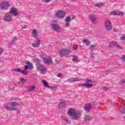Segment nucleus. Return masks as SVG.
I'll use <instances>...</instances> for the list:
<instances>
[{"mask_svg": "<svg viewBox=\"0 0 125 125\" xmlns=\"http://www.w3.org/2000/svg\"><path fill=\"white\" fill-rule=\"evenodd\" d=\"M16 106H21V103L12 102L5 104L4 107L8 111H17V107Z\"/></svg>", "mask_w": 125, "mask_h": 125, "instance_id": "nucleus-1", "label": "nucleus"}, {"mask_svg": "<svg viewBox=\"0 0 125 125\" xmlns=\"http://www.w3.org/2000/svg\"><path fill=\"white\" fill-rule=\"evenodd\" d=\"M67 115L72 117L74 120H79L81 117V113L79 111H76L75 109L70 108L68 110Z\"/></svg>", "mask_w": 125, "mask_h": 125, "instance_id": "nucleus-2", "label": "nucleus"}, {"mask_svg": "<svg viewBox=\"0 0 125 125\" xmlns=\"http://www.w3.org/2000/svg\"><path fill=\"white\" fill-rule=\"evenodd\" d=\"M36 66L38 70L40 71L41 74H45L46 73V68L45 66H42L41 62H40V60H37L36 62Z\"/></svg>", "mask_w": 125, "mask_h": 125, "instance_id": "nucleus-3", "label": "nucleus"}, {"mask_svg": "<svg viewBox=\"0 0 125 125\" xmlns=\"http://www.w3.org/2000/svg\"><path fill=\"white\" fill-rule=\"evenodd\" d=\"M58 23V21H54L52 22L51 24L52 29H53L55 32H60V29L61 28Z\"/></svg>", "mask_w": 125, "mask_h": 125, "instance_id": "nucleus-4", "label": "nucleus"}, {"mask_svg": "<svg viewBox=\"0 0 125 125\" xmlns=\"http://www.w3.org/2000/svg\"><path fill=\"white\" fill-rule=\"evenodd\" d=\"M10 6L9 2L4 1L0 3V10H5Z\"/></svg>", "mask_w": 125, "mask_h": 125, "instance_id": "nucleus-5", "label": "nucleus"}, {"mask_svg": "<svg viewBox=\"0 0 125 125\" xmlns=\"http://www.w3.org/2000/svg\"><path fill=\"white\" fill-rule=\"evenodd\" d=\"M104 27L107 31H111L113 28L110 21L107 20L104 21Z\"/></svg>", "mask_w": 125, "mask_h": 125, "instance_id": "nucleus-6", "label": "nucleus"}, {"mask_svg": "<svg viewBox=\"0 0 125 125\" xmlns=\"http://www.w3.org/2000/svg\"><path fill=\"white\" fill-rule=\"evenodd\" d=\"M70 52V51L69 49H62L60 51V55L61 57H63V56H65V55H69Z\"/></svg>", "mask_w": 125, "mask_h": 125, "instance_id": "nucleus-7", "label": "nucleus"}, {"mask_svg": "<svg viewBox=\"0 0 125 125\" xmlns=\"http://www.w3.org/2000/svg\"><path fill=\"white\" fill-rule=\"evenodd\" d=\"M4 21H5V22H11L12 21V17L11 16V15L9 13H6L4 15Z\"/></svg>", "mask_w": 125, "mask_h": 125, "instance_id": "nucleus-8", "label": "nucleus"}, {"mask_svg": "<svg viewBox=\"0 0 125 125\" xmlns=\"http://www.w3.org/2000/svg\"><path fill=\"white\" fill-rule=\"evenodd\" d=\"M56 15L58 18H64L66 13L63 11H58L56 13Z\"/></svg>", "mask_w": 125, "mask_h": 125, "instance_id": "nucleus-9", "label": "nucleus"}, {"mask_svg": "<svg viewBox=\"0 0 125 125\" xmlns=\"http://www.w3.org/2000/svg\"><path fill=\"white\" fill-rule=\"evenodd\" d=\"M89 19L91 21L93 24L97 23V18L95 15H91L89 16Z\"/></svg>", "mask_w": 125, "mask_h": 125, "instance_id": "nucleus-10", "label": "nucleus"}, {"mask_svg": "<svg viewBox=\"0 0 125 125\" xmlns=\"http://www.w3.org/2000/svg\"><path fill=\"white\" fill-rule=\"evenodd\" d=\"M10 13L13 14L14 16H17L18 15V11L16 8L12 7L10 9Z\"/></svg>", "mask_w": 125, "mask_h": 125, "instance_id": "nucleus-11", "label": "nucleus"}, {"mask_svg": "<svg viewBox=\"0 0 125 125\" xmlns=\"http://www.w3.org/2000/svg\"><path fill=\"white\" fill-rule=\"evenodd\" d=\"M26 65L24 66V70H32L33 69V64L30 63V62H25Z\"/></svg>", "mask_w": 125, "mask_h": 125, "instance_id": "nucleus-12", "label": "nucleus"}, {"mask_svg": "<svg viewBox=\"0 0 125 125\" xmlns=\"http://www.w3.org/2000/svg\"><path fill=\"white\" fill-rule=\"evenodd\" d=\"M111 15H118L119 16H124V12L120 11H114L111 12Z\"/></svg>", "mask_w": 125, "mask_h": 125, "instance_id": "nucleus-13", "label": "nucleus"}, {"mask_svg": "<svg viewBox=\"0 0 125 125\" xmlns=\"http://www.w3.org/2000/svg\"><path fill=\"white\" fill-rule=\"evenodd\" d=\"M113 46H116V47H117V48H119L120 49H123V48H122L121 46L118 45V43H117V42H112L110 43L109 45V47H112Z\"/></svg>", "mask_w": 125, "mask_h": 125, "instance_id": "nucleus-14", "label": "nucleus"}, {"mask_svg": "<svg viewBox=\"0 0 125 125\" xmlns=\"http://www.w3.org/2000/svg\"><path fill=\"white\" fill-rule=\"evenodd\" d=\"M41 45V39L38 38L36 41L35 43H32V46L33 47H39Z\"/></svg>", "mask_w": 125, "mask_h": 125, "instance_id": "nucleus-15", "label": "nucleus"}, {"mask_svg": "<svg viewBox=\"0 0 125 125\" xmlns=\"http://www.w3.org/2000/svg\"><path fill=\"white\" fill-rule=\"evenodd\" d=\"M43 61L45 64H51V63H52L51 58H50V57H47V58H44Z\"/></svg>", "mask_w": 125, "mask_h": 125, "instance_id": "nucleus-16", "label": "nucleus"}, {"mask_svg": "<svg viewBox=\"0 0 125 125\" xmlns=\"http://www.w3.org/2000/svg\"><path fill=\"white\" fill-rule=\"evenodd\" d=\"M93 84L92 83H83L81 84V86L83 87H85L86 88H90V87H92L93 86Z\"/></svg>", "mask_w": 125, "mask_h": 125, "instance_id": "nucleus-17", "label": "nucleus"}, {"mask_svg": "<svg viewBox=\"0 0 125 125\" xmlns=\"http://www.w3.org/2000/svg\"><path fill=\"white\" fill-rule=\"evenodd\" d=\"M81 81V79L79 78H71L68 79V82L69 83H75V82H80Z\"/></svg>", "mask_w": 125, "mask_h": 125, "instance_id": "nucleus-18", "label": "nucleus"}, {"mask_svg": "<svg viewBox=\"0 0 125 125\" xmlns=\"http://www.w3.org/2000/svg\"><path fill=\"white\" fill-rule=\"evenodd\" d=\"M91 107H92L91 104H87L85 105L84 109L85 111H86V112H88V111H89V110L91 109Z\"/></svg>", "mask_w": 125, "mask_h": 125, "instance_id": "nucleus-19", "label": "nucleus"}, {"mask_svg": "<svg viewBox=\"0 0 125 125\" xmlns=\"http://www.w3.org/2000/svg\"><path fill=\"white\" fill-rule=\"evenodd\" d=\"M31 34L34 38H37L38 36V31L36 29H33L31 32Z\"/></svg>", "mask_w": 125, "mask_h": 125, "instance_id": "nucleus-20", "label": "nucleus"}, {"mask_svg": "<svg viewBox=\"0 0 125 125\" xmlns=\"http://www.w3.org/2000/svg\"><path fill=\"white\" fill-rule=\"evenodd\" d=\"M61 118L62 119V120H63V121H65L66 123H67V124H71V121L69 120L68 119V118L66 117L65 116H62Z\"/></svg>", "mask_w": 125, "mask_h": 125, "instance_id": "nucleus-21", "label": "nucleus"}, {"mask_svg": "<svg viewBox=\"0 0 125 125\" xmlns=\"http://www.w3.org/2000/svg\"><path fill=\"white\" fill-rule=\"evenodd\" d=\"M65 106H66L65 103L61 102L59 104V108H60V109H62V108H64Z\"/></svg>", "mask_w": 125, "mask_h": 125, "instance_id": "nucleus-22", "label": "nucleus"}, {"mask_svg": "<svg viewBox=\"0 0 125 125\" xmlns=\"http://www.w3.org/2000/svg\"><path fill=\"white\" fill-rule=\"evenodd\" d=\"M84 119L85 121H90V120H91V119H92V117L88 115H85Z\"/></svg>", "mask_w": 125, "mask_h": 125, "instance_id": "nucleus-23", "label": "nucleus"}, {"mask_svg": "<svg viewBox=\"0 0 125 125\" xmlns=\"http://www.w3.org/2000/svg\"><path fill=\"white\" fill-rule=\"evenodd\" d=\"M42 83L44 86H45V87L49 88V86L48 85V83H47L46 82V81H45V80H42Z\"/></svg>", "mask_w": 125, "mask_h": 125, "instance_id": "nucleus-24", "label": "nucleus"}, {"mask_svg": "<svg viewBox=\"0 0 125 125\" xmlns=\"http://www.w3.org/2000/svg\"><path fill=\"white\" fill-rule=\"evenodd\" d=\"M71 20L70 16H68L67 17H66L65 19V21L66 22V23H69V22H71Z\"/></svg>", "mask_w": 125, "mask_h": 125, "instance_id": "nucleus-25", "label": "nucleus"}, {"mask_svg": "<svg viewBox=\"0 0 125 125\" xmlns=\"http://www.w3.org/2000/svg\"><path fill=\"white\" fill-rule=\"evenodd\" d=\"M83 43H85L86 44V45H88L90 44V41H89L88 40H83Z\"/></svg>", "mask_w": 125, "mask_h": 125, "instance_id": "nucleus-26", "label": "nucleus"}, {"mask_svg": "<svg viewBox=\"0 0 125 125\" xmlns=\"http://www.w3.org/2000/svg\"><path fill=\"white\" fill-rule=\"evenodd\" d=\"M22 75H24L25 76H27L28 75V72L26 71V70L24 69L23 70H21V72Z\"/></svg>", "mask_w": 125, "mask_h": 125, "instance_id": "nucleus-27", "label": "nucleus"}, {"mask_svg": "<svg viewBox=\"0 0 125 125\" xmlns=\"http://www.w3.org/2000/svg\"><path fill=\"white\" fill-rule=\"evenodd\" d=\"M94 47H96V44H92V45H91L89 47V48L91 50H93V49H94Z\"/></svg>", "mask_w": 125, "mask_h": 125, "instance_id": "nucleus-28", "label": "nucleus"}, {"mask_svg": "<svg viewBox=\"0 0 125 125\" xmlns=\"http://www.w3.org/2000/svg\"><path fill=\"white\" fill-rule=\"evenodd\" d=\"M72 60L73 61H74V62H79V61H78V59H77V56H73Z\"/></svg>", "mask_w": 125, "mask_h": 125, "instance_id": "nucleus-29", "label": "nucleus"}, {"mask_svg": "<svg viewBox=\"0 0 125 125\" xmlns=\"http://www.w3.org/2000/svg\"><path fill=\"white\" fill-rule=\"evenodd\" d=\"M14 72H18V73H21L22 70L20 68H18V69L15 68V69H14Z\"/></svg>", "mask_w": 125, "mask_h": 125, "instance_id": "nucleus-30", "label": "nucleus"}, {"mask_svg": "<svg viewBox=\"0 0 125 125\" xmlns=\"http://www.w3.org/2000/svg\"><path fill=\"white\" fill-rule=\"evenodd\" d=\"M85 83H92V80L86 79Z\"/></svg>", "mask_w": 125, "mask_h": 125, "instance_id": "nucleus-31", "label": "nucleus"}, {"mask_svg": "<svg viewBox=\"0 0 125 125\" xmlns=\"http://www.w3.org/2000/svg\"><path fill=\"white\" fill-rule=\"evenodd\" d=\"M104 5V3L101 2L100 3H98V4H97L96 5V6H98V7H100V6H103Z\"/></svg>", "mask_w": 125, "mask_h": 125, "instance_id": "nucleus-32", "label": "nucleus"}, {"mask_svg": "<svg viewBox=\"0 0 125 125\" xmlns=\"http://www.w3.org/2000/svg\"><path fill=\"white\" fill-rule=\"evenodd\" d=\"M16 41H17V37H15L13 39V40L12 41V43H14V42H16Z\"/></svg>", "mask_w": 125, "mask_h": 125, "instance_id": "nucleus-33", "label": "nucleus"}, {"mask_svg": "<svg viewBox=\"0 0 125 125\" xmlns=\"http://www.w3.org/2000/svg\"><path fill=\"white\" fill-rule=\"evenodd\" d=\"M21 83H26V82H27V80H25V79L24 78H22L21 79Z\"/></svg>", "mask_w": 125, "mask_h": 125, "instance_id": "nucleus-34", "label": "nucleus"}, {"mask_svg": "<svg viewBox=\"0 0 125 125\" xmlns=\"http://www.w3.org/2000/svg\"><path fill=\"white\" fill-rule=\"evenodd\" d=\"M69 26H70V23L67 22V23L64 24V27H69Z\"/></svg>", "mask_w": 125, "mask_h": 125, "instance_id": "nucleus-35", "label": "nucleus"}, {"mask_svg": "<svg viewBox=\"0 0 125 125\" xmlns=\"http://www.w3.org/2000/svg\"><path fill=\"white\" fill-rule=\"evenodd\" d=\"M121 60H122V61H124V62L125 61V55L122 56Z\"/></svg>", "mask_w": 125, "mask_h": 125, "instance_id": "nucleus-36", "label": "nucleus"}, {"mask_svg": "<svg viewBox=\"0 0 125 125\" xmlns=\"http://www.w3.org/2000/svg\"><path fill=\"white\" fill-rule=\"evenodd\" d=\"M2 52H3V48H0V56L1 55Z\"/></svg>", "mask_w": 125, "mask_h": 125, "instance_id": "nucleus-37", "label": "nucleus"}, {"mask_svg": "<svg viewBox=\"0 0 125 125\" xmlns=\"http://www.w3.org/2000/svg\"><path fill=\"white\" fill-rule=\"evenodd\" d=\"M120 83L121 84H124V83H125V80H121L120 82Z\"/></svg>", "mask_w": 125, "mask_h": 125, "instance_id": "nucleus-38", "label": "nucleus"}, {"mask_svg": "<svg viewBox=\"0 0 125 125\" xmlns=\"http://www.w3.org/2000/svg\"><path fill=\"white\" fill-rule=\"evenodd\" d=\"M29 89L32 91V90H34V89H35V87L31 86L29 88Z\"/></svg>", "mask_w": 125, "mask_h": 125, "instance_id": "nucleus-39", "label": "nucleus"}, {"mask_svg": "<svg viewBox=\"0 0 125 125\" xmlns=\"http://www.w3.org/2000/svg\"><path fill=\"white\" fill-rule=\"evenodd\" d=\"M57 76L58 78H61L62 77V74H61V73H58Z\"/></svg>", "mask_w": 125, "mask_h": 125, "instance_id": "nucleus-40", "label": "nucleus"}, {"mask_svg": "<svg viewBox=\"0 0 125 125\" xmlns=\"http://www.w3.org/2000/svg\"><path fill=\"white\" fill-rule=\"evenodd\" d=\"M121 112H122L123 114H125V107L124 108L121 110Z\"/></svg>", "mask_w": 125, "mask_h": 125, "instance_id": "nucleus-41", "label": "nucleus"}, {"mask_svg": "<svg viewBox=\"0 0 125 125\" xmlns=\"http://www.w3.org/2000/svg\"><path fill=\"white\" fill-rule=\"evenodd\" d=\"M120 30H119V29H117L116 28H114L113 30V32H119Z\"/></svg>", "mask_w": 125, "mask_h": 125, "instance_id": "nucleus-42", "label": "nucleus"}, {"mask_svg": "<svg viewBox=\"0 0 125 125\" xmlns=\"http://www.w3.org/2000/svg\"><path fill=\"white\" fill-rule=\"evenodd\" d=\"M28 28V26L27 25H24L22 27V29H27Z\"/></svg>", "mask_w": 125, "mask_h": 125, "instance_id": "nucleus-43", "label": "nucleus"}, {"mask_svg": "<svg viewBox=\"0 0 125 125\" xmlns=\"http://www.w3.org/2000/svg\"><path fill=\"white\" fill-rule=\"evenodd\" d=\"M108 88H107L106 87H104V90H108Z\"/></svg>", "mask_w": 125, "mask_h": 125, "instance_id": "nucleus-44", "label": "nucleus"}, {"mask_svg": "<svg viewBox=\"0 0 125 125\" xmlns=\"http://www.w3.org/2000/svg\"><path fill=\"white\" fill-rule=\"evenodd\" d=\"M51 0H43L45 2H49Z\"/></svg>", "mask_w": 125, "mask_h": 125, "instance_id": "nucleus-45", "label": "nucleus"}, {"mask_svg": "<svg viewBox=\"0 0 125 125\" xmlns=\"http://www.w3.org/2000/svg\"><path fill=\"white\" fill-rule=\"evenodd\" d=\"M90 54L92 58L94 57V56H93V54H94L93 53H91Z\"/></svg>", "mask_w": 125, "mask_h": 125, "instance_id": "nucleus-46", "label": "nucleus"}, {"mask_svg": "<svg viewBox=\"0 0 125 125\" xmlns=\"http://www.w3.org/2000/svg\"><path fill=\"white\" fill-rule=\"evenodd\" d=\"M51 89H54V88H56V87H51Z\"/></svg>", "mask_w": 125, "mask_h": 125, "instance_id": "nucleus-47", "label": "nucleus"}, {"mask_svg": "<svg viewBox=\"0 0 125 125\" xmlns=\"http://www.w3.org/2000/svg\"><path fill=\"white\" fill-rule=\"evenodd\" d=\"M123 119H124V120H125V116H123Z\"/></svg>", "mask_w": 125, "mask_h": 125, "instance_id": "nucleus-48", "label": "nucleus"}, {"mask_svg": "<svg viewBox=\"0 0 125 125\" xmlns=\"http://www.w3.org/2000/svg\"><path fill=\"white\" fill-rule=\"evenodd\" d=\"M92 5H93V2H91Z\"/></svg>", "mask_w": 125, "mask_h": 125, "instance_id": "nucleus-49", "label": "nucleus"}, {"mask_svg": "<svg viewBox=\"0 0 125 125\" xmlns=\"http://www.w3.org/2000/svg\"><path fill=\"white\" fill-rule=\"evenodd\" d=\"M73 49L75 50V48H74V47H73Z\"/></svg>", "mask_w": 125, "mask_h": 125, "instance_id": "nucleus-50", "label": "nucleus"}]
</instances>
